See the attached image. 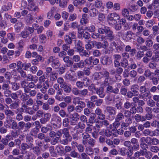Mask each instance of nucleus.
Listing matches in <instances>:
<instances>
[{
	"instance_id": "nucleus-63",
	"label": "nucleus",
	"mask_w": 159,
	"mask_h": 159,
	"mask_svg": "<svg viewBox=\"0 0 159 159\" xmlns=\"http://www.w3.org/2000/svg\"><path fill=\"white\" fill-rule=\"evenodd\" d=\"M150 80H152V83L154 85H157L158 83L159 80L157 77H150Z\"/></svg>"
},
{
	"instance_id": "nucleus-59",
	"label": "nucleus",
	"mask_w": 159,
	"mask_h": 159,
	"mask_svg": "<svg viewBox=\"0 0 159 159\" xmlns=\"http://www.w3.org/2000/svg\"><path fill=\"white\" fill-rule=\"evenodd\" d=\"M26 93H25L21 95L20 97V99L22 101L25 102L29 98V95L27 94Z\"/></svg>"
},
{
	"instance_id": "nucleus-32",
	"label": "nucleus",
	"mask_w": 159,
	"mask_h": 159,
	"mask_svg": "<svg viewBox=\"0 0 159 159\" xmlns=\"http://www.w3.org/2000/svg\"><path fill=\"white\" fill-rule=\"evenodd\" d=\"M128 65V61L126 58H123L121 61V66L126 68Z\"/></svg>"
},
{
	"instance_id": "nucleus-48",
	"label": "nucleus",
	"mask_w": 159,
	"mask_h": 159,
	"mask_svg": "<svg viewBox=\"0 0 159 159\" xmlns=\"http://www.w3.org/2000/svg\"><path fill=\"white\" fill-rule=\"evenodd\" d=\"M18 50H20L21 52L23 50L24 46L25 45V42L24 41L22 40H20L18 43Z\"/></svg>"
},
{
	"instance_id": "nucleus-40",
	"label": "nucleus",
	"mask_w": 159,
	"mask_h": 159,
	"mask_svg": "<svg viewBox=\"0 0 159 159\" xmlns=\"http://www.w3.org/2000/svg\"><path fill=\"white\" fill-rule=\"evenodd\" d=\"M125 44L122 43L121 42L118 44L116 47V49L118 51H123L125 47Z\"/></svg>"
},
{
	"instance_id": "nucleus-33",
	"label": "nucleus",
	"mask_w": 159,
	"mask_h": 159,
	"mask_svg": "<svg viewBox=\"0 0 159 159\" xmlns=\"http://www.w3.org/2000/svg\"><path fill=\"white\" fill-rule=\"evenodd\" d=\"M32 149L33 153L36 155L38 156L41 154V150L39 147H34L32 148Z\"/></svg>"
},
{
	"instance_id": "nucleus-26",
	"label": "nucleus",
	"mask_w": 159,
	"mask_h": 159,
	"mask_svg": "<svg viewBox=\"0 0 159 159\" xmlns=\"http://www.w3.org/2000/svg\"><path fill=\"white\" fill-rule=\"evenodd\" d=\"M70 156L73 158H76L80 159V154L75 150L70 152Z\"/></svg>"
},
{
	"instance_id": "nucleus-5",
	"label": "nucleus",
	"mask_w": 159,
	"mask_h": 159,
	"mask_svg": "<svg viewBox=\"0 0 159 159\" xmlns=\"http://www.w3.org/2000/svg\"><path fill=\"white\" fill-rule=\"evenodd\" d=\"M70 118L71 120L70 122V125H76L80 119V115L76 112H74L70 115Z\"/></svg>"
},
{
	"instance_id": "nucleus-19",
	"label": "nucleus",
	"mask_w": 159,
	"mask_h": 159,
	"mask_svg": "<svg viewBox=\"0 0 159 159\" xmlns=\"http://www.w3.org/2000/svg\"><path fill=\"white\" fill-rule=\"evenodd\" d=\"M7 108L4 110V112L6 116H13L14 115L15 113L12 110L9 109V106L6 105Z\"/></svg>"
},
{
	"instance_id": "nucleus-47",
	"label": "nucleus",
	"mask_w": 159,
	"mask_h": 159,
	"mask_svg": "<svg viewBox=\"0 0 159 159\" xmlns=\"http://www.w3.org/2000/svg\"><path fill=\"white\" fill-rule=\"evenodd\" d=\"M102 2L101 0H97L94 3L95 7L98 9L101 8L102 6Z\"/></svg>"
},
{
	"instance_id": "nucleus-49",
	"label": "nucleus",
	"mask_w": 159,
	"mask_h": 159,
	"mask_svg": "<svg viewBox=\"0 0 159 159\" xmlns=\"http://www.w3.org/2000/svg\"><path fill=\"white\" fill-rule=\"evenodd\" d=\"M132 34L133 33L131 31H127L125 34L126 36L125 38V39L126 40H130L132 38Z\"/></svg>"
},
{
	"instance_id": "nucleus-17",
	"label": "nucleus",
	"mask_w": 159,
	"mask_h": 159,
	"mask_svg": "<svg viewBox=\"0 0 159 159\" xmlns=\"http://www.w3.org/2000/svg\"><path fill=\"white\" fill-rule=\"evenodd\" d=\"M20 84L21 87L24 89L25 93H28L29 82L24 80L21 82Z\"/></svg>"
},
{
	"instance_id": "nucleus-18",
	"label": "nucleus",
	"mask_w": 159,
	"mask_h": 159,
	"mask_svg": "<svg viewBox=\"0 0 159 159\" xmlns=\"http://www.w3.org/2000/svg\"><path fill=\"white\" fill-rule=\"evenodd\" d=\"M69 57L68 56H66L63 58L64 61L66 63V65L68 67L72 66L73 64V62L71 60H69Z\"/></svg>"
},
{
	"instance_id": "nucleus-57",
	"label": "nucleus",
	"mask_w": 159,
	"mask_h": 159,
	"mask_svg": "<svg viewBox=\"0 0 159 159\" xmlns=\"http://www.w3.org/2000/svg\"><path fill=\"white\" fill-rule=\"evenodd\" d=\"M128 151H129L128 153V157L131 156L133 153V151L134 150L133 148V146L130 145L127 147Z\"/></svg>"
},
{
	"instance_id": "nucleus-41",
	"label": "nucleus",
	"mask_w": 159,
	"mask_h": 159,
	"mask_svg": "<svg viewBox=\"0 0 159 159\" xmlns=\"http://www.w3.org/2000/svg\"><path fill=\"white\" fill-rule=\"evenodd\" d=\"M26 140L27 142L30 143V147H32L33 146V144L32 143L33 142V138L31 136H26Z\"/></svg>"
},
{
	"instance_id": "nucleus-42",
	"label": "nucleus",
	"mask_w": 159,
	"mask_h": 159,
	"mask_svg": "<svg viewBox=\"0 0 159 159\" xmlns=\"http://www.w3.org/2000/svg\"><path fill=\"white\" fill-rule=\"evenodd\" d=\"M79 54L81 57H88L89 56L90 54L88 53L86 50L83 49L82 51L80 52Z\"/></svg>"
},
{
	"instance_id": "nucleus-55",
	"label": "nucleus",
	"mask_w": 159,
	"mask_h": 159,
	"mask_svg": "<svg viewBox=\"0 0 159 159\" xmlns=\"http://www.w3.org/2000/svg\"><path fill=\"white\" fill-rule=\"evenodd\" d=\"M20 35L23 38L25 39L29 36V32L25 29L24 31L21 32Z\"/></svg>"
},
{
	"instance_id": "nucleus-6",
	"label": "nucleus",
	"mask_w": 159,
	"mask_h": 159,
	"mask_svg": "<svg viewBox=\"0 0 159 159\" xmlns=\"http://www.w3.org/2000/svg\"><path fill=\"white\" fill-rule=\"evenodd\" d=\"M86 3V0H75L73 4L80 11H81L82 7Z\"/></svg>"
},
{
	"instance_id": "nucleus-37",
	"label": "nucleus",
	"mask_w": 159,
	"mask_h": 159,
	"mask_svg": "<svg viewBox=\"0 0 159 159\" xmlns=\"http://www.w3.org/2000/svg\"><path fill=\"white\" fill-rule=\"evenodd\" d=\"M62 134H64L63 137H72L69 134V130L66 128L61 129Z\"/></svg>"
},
{
	"instance_id": "nucleus-21",
	"label": "nucleus",
	"mask_w": 159,
	"mask_h": 159,
	"mask_svg": "<svg viewBox=\"0 0 159 159\" xmlns=\"http://www.w3.org/2000/svg\"><path fill=\"white\" fill-rule=\"evenodd\" d=\"M64 139L61 140L60 143L61 144L67 145L69 142L71 141L72 137H63Z\"/></svg>"
},
{
	"instance_id": "nucleus-44",
	"label": "nucleus",
	"mask_w": 159,
	"mask_h": 159,
	"mask_svg": "<svg viewBox=\"0 0 159 159\" xmlns=\"http://www.w3.org/2000/svg\"><path fill=\"white\" fill-rule=\"evenodd\" d=\"M147 104L148 106L153 107L156 106V102L153 99H150L147 101Z\"/></svg>"
},
{
	"instance_id": "nucleus-52",
	"label": "nucleus",
	"mask_w": 159,
	"mask_h": 159,
	"mask_svg": "<svg viewBox=\"0 0 159 159\" xmlns=\"http://www.w3.org/2000/svg\"><path fill=\"white\" fill-rule=\"evenodd\" d=\"M143 150H140L139 151H137L136 152L134 153V157L135 158H139L140 157V156H143Z\"/></svg>"
},
{
	"instance_id": "nucleus-35",
	"label": "nucleus",
	"mask_w": 159,
	"mask_h": 159,
	"mask_svg": "<svg viewBox=\"0 0 159 159\" xmlns=\"http://www.w3.org/2000/svg\"><path fill=\"white\" fill-rule=\"evenodd\" d=\"M152 34L153 35L156 36L159 34V28L157 25L153 26L152 28Z\"/></svg>"
},
{
	"instance_id": "nucleus-39",
	"label": "nucleus",
	"mask_w": 159,
	"mask_h": 159,
	"mask_svg": "<svg viewBox=\"0 0 159 159\" xmlns=\"http://www.w3.org/2000/svg\"><path fill=\"white\" fill-rule=\"evenodd\" d=\"M93 57H90L84 60V63L85 64L88 65V66H93L92 65Z\"/></svg>"
},
{
	"instance_id": "nucleus-61",
	"label": "nucleus",
	"mask_w": 159,
	"mask_h": 159,
	"mask_svg": "<svg viewBox=\"0 0 159 159\" xmlns=\"http://www.w3.org/2000/svg\"><path fill=\"white\" fill-rule=\"evenodd\" d=\"M19 111H17L16 112V114H17L16 116V119L18 121H20L22 120L23 119V116L22 115V113H21L20 112V113H18Z\"/></svg>"
},
{
	"instance_id": "nucleus-14",
	"label": "nucleus",
	"mask_w": 159,
	"mask_h": 159,
	"mask_svg": "<svg viewBox=\"0 0 159 159\" xmlns=\"http://www.w3.org/2000/svg\"><path fill=\"white\" fill-rule=\"evenodd\" d=\"M82 143L84 145H86L88 143V139L90 137V135L87 133H84L82 134Z\"/></svg>"
},
{
	"instance_id": "nucleus-10",
	"label": "nucleus",
	"mask_w": 159,
	"mask_h": 159,
	"mask_svg": "<svg viewBox=\"0 0 159 159\" xmlns=\"http://www.w3.org/2000/svg\"><path fill=\"white\" fill-rule=\"evenodd\" d=\"M56 133L53 131L50 132L51 143L53 144H56L59 140V137L56 136Z\"/></svg>"
},
{
	"instance_id": "nucleus-50",
	"label": "nucleus",
	"mask_w": 159,
	"mask_h": 159,
	"mask_svg": "<svg viewBox=\"0 0 159 159\" xmlns=\"http://www.w3.org/2000/svg\"><path fill=\"white\" fill-rule=\"evenodd\" d=\"M152 131L149 129H145L143 132V134L145 136L149 135L151 137H152Z\"/></svg>"
},
{
	"instance_id": "nucleus-30",
	"label": "nucleus",
	"mask_w": 159,
	"mask_h": 159,
	"mask_svg": "<svg viewBox=\"0 0 159 159\" xmlns=\"http://www.w3.org/2000/svg\"><path fill=\"white\" fill-rule=\"evenodd\" d=\"M102 123V121L99 120H98L95 122V127L98 131L100 130L101 128L103 127Z\"/></svg>"
},
{
	"instance_id": "nucleus-3",
	"label": "nucleus",
	"mask_w": 159,
	"mask_h": 159,
	"mask_svg": "<svg viewBox=\"0 0 159 159\" xmlns=\"http://www.w3.org/2000/svg\"><path fill=\"white\" fill-rule=\"evenodd\" d=\"M109 24L115 25L117 23V20H120V16L116 13L109 14L107 17Z\"/></svg>"
},
{
	"instance_id": "nucleus-29",
	"label": "nucleus",
	"mask_w": 159,
	"mask_h": 159,
	"mask_svg": "<svg viewBox=\"0 0 159 159\" xmlns=\"http://www.w3.org/2000/svg\"><path fill=\"white\" fill-rule=\"evenodd\" d=\"M119 98L118 96L116 95L115 94H111L107 96V99L109 102L115 101L116 99H118Z\"/></svg>"
},
{
	"instance_id": "nucleus-25",
	"label": "nucleus",
	"mask_w": 159,
	"mask_h": 159,
	"mask_svg": "<svg viewBox=\"0 0 159 159\" xmlns=\"http://www.w3.org/2000/svg\"><path fill=\"white\" fill-rule=\"evenodd\" d=\"M140 146L142 150H146L148 148V147L147 143H146L145 141L143 140L142 138H141L140 140Z\"/></svg>"
},
{
	"instance_id": "nucleus-15",
	"label": "nucleus",
	"mask_w": 159,
	"mask_h": 159,
	"mask_svg": "<svg viewBox=\"0 0 159 159\" xmlns=\"http://www.w3.org/2000/svg\"><path fill=\"white\" fill-rule=\"evenodd\" d=\"M23 27L24 24L21 21H18L15 25V30L17 33H19Z\"/></svg>"
},
{
	"instance_id": "nucleus-28",
	"label": "nucleus",
	"mask_w": 159,
	"mask_h": 159,
	"mask_svg": "<svg viewBox=\"0 0 159 159\" xmlns=\"http://www.w3.org/2000/svg\"><path fill=\"white\" fill-rule=\"evenodd\" d=\"M33 18L31 14H28L26 17V22L28 24H31L33 22Z\"/></svg>"
},
{
	"instance_id": "nucleus-13",
	"label": "nucleus",
	"mask_w": 159,
	"mask_h": 159,
	"mask_svg": "<svg viewBox=\"0 0 159 159\" xmlns=\"http://www.w3.org/2000/svg\"><path fill=\"white\" fill-rule=\"evenodd\" d=\"M139 87L138 84H133L131 86V91L134 93V96H138L139 94Z\"/></svg>"
},
{
	"instance_id": "nucleus-31",
	"label": "nucleus",
	"mask_w": 159,
	"mask_h": 159,
	"mask_svg": "<svg viewBox=\"0 0 159 159\" xmlns=\"http://www.w3.org/2000/svg\"><path fill=\"white\" fill-rule=\"evenodd\" d=\"M9 118L11 119L10 122H11V129L14 130L18 129V124L15 120H12L11 117H10Z\"/></svg>"
},
{
	"instance_id": "nucleus-20",
	"label": "nucleus",
	"mask_w": 159,
	"mask_h": 159,
	"mask_svg": "<svg viewBox=\"0 0 159 159\" xmlns=\"http://www.w3.org/2000/svg\"><path fill=\"white\" fill-rule=\"evenodd\" d=\"M81 98L79 97H76L73 98V103L75 105L76 104L80 105L85 103L83 101H81Z\"/></svg>"
},
{
	"instance_id": "nucleus-60",
	"label": "nucleus",
	"mask_w": 159,
	"mask_h": 159,
	"mask_svg": "<svg viewBox=\"0 0 159 159\" xmlns=\"http://www.w3.org/2000/svg\"><path fill=\"white\" fill-rule=\"evenodd\" d=\"M143 140L145 141V142L147 143L148 145H151V137H142Z\"/></svg>"
},
{
	"instance_id": "nucleus-53",
	"label": "nucleus",
	"mask_w": 159,
	"mask_h": 159,
	"mask_svg": "<svg viewBox=\"0 0 159 159\" xmlns=\"http://www.w3.org/2000/svg\"><path fill=\"white\" fill-rule=\"evenodd\" d=\"M39 129L38 128L35 127L32 129L30 132V134L32 136L35 135L39 132Z\"/></svg>"
},
{
	"instance_id": "nucleus-43",
	"label": "nucleus",
	"mask_w": 159,
	"mask_h": 159,
	"mask_svg": "<svg viewBox=\"0 0 159 159\" xmlns=\"http://www.w3.org/2000/svg\"><path fill=\"white\" fill-rule=\"evenodd\" d=\"M153 42L152 40L148 39L145 41V45L148 48H150L153 45Z\"/></svg>"
},
{
	"instance_id": "nucleus-56",
	"label": "nucleus",
	"mask_w": 159,
	"mask_h": 159,
	"mask_svg": "<svg viewBox=\"0 0 159 159\" xmlns=\"http://www.w3.org/2000/svg\"><path fill=\"white\" fill-rule=\"evenodd\" d=\"M39 40L41 43H45L47 41L46 37V35L43 34H41L39 35Z\"/></svg>"
},
{
	"instance_id": "nucleus-24",
	"label": "nucleus",
	"mask_w": 159,
	"mask_h": 159,
	"mask_svg": "<svg viewBox=\"0 0 159 159\" xmlns=\"http://www.w3.org/2000/svg\"><path fill=\"white\" fill-rule=\"evenodd\" d=\"M86 106V104H82L79 105L75 107V110L76 113H80L83 110V108H84Z\"/></svg>"
},
{
	"instance_id": "nucleus-8",
	"label": "nucleus",
	"mask_w": 159,
	"mask_h": 159,
	"mask_svg": "<svg viewBox=\"0 0 159 159\" xmlns=\"http://www.w3.org/2000/svg\"><path fill=\"white\" fill-rule=\"evenodd\" d=\"M106 88V92L108 93H114L115 94L118 93L119 89L117 88H114V87L111 85V84L107 86Z\"/></svg>"
},
{
	"instance_id": "nucleus-54",
	"label": "nucleus",
	"mask_w": 159,
	"mask_h": 159,
	"mask_svg": "<svg viewBox=\"0 0 159 159\" xmlns=\"http://www.w3.org/2000/svg\"><path fill=\"white\" fill-rule=\"evenodd\" d=\"M151 152L157 153L159 151V147L157 146H152L150 148Z\"/></svg>"
},
{
	"instance_id": "nucleus-12",
	"label": "nucleus",
	"mask_w": 159,
	"mask_h": 159,
	"mask_svg": "<svg viewBox=\"0 0 159 159\" xmlns=\"http://www.w3.org/2000/svg\"><path fill=\"white\" fill-rule=\"evenodd\" d=\"M101 62L103 65H109L112 63V60L110 57L105 56L102 58Z\"/></svg>"
},
{
	"instance_id": "nucleus-38",
	"label": "nucleus",
	"mask_w": 159,
	"mask_h": 159,
	"mask_svg": "<svg viewBox=\"0 0 159 159\" xmlns=\"http://www.w3.org/2000/svg\"><path fill=\"white\" fill-rule=\"evenodd\" d=\"M65 78L67 80L73 82H75L77 78H75L73 76L71 75L70 74H67L65 76Z\"/></svg>"
},
{
	"instance_id": "nucleus-36",
	"label": "nucleus",
	"mask_w": 159,
	"mask_h": 159,
	"mask_svg": "<svg viewBox=\"0 0 159 159\" xmlns=\"http://www.w3.org/2000/svg\"><path fill=\"white\" fill-rule=\"evenodd\" d=\"M59 6L61 8H65L67 7V2L66 0H61L58 2Z\"/></svg>"
},
{
	"instance_id": "nucleus-1",
	"label": "nucleus",
	"mask_w": 159,
	"mask_h": 159,
	"mask_svg": "<svg viewBox=\"0 0 159 159\" xmlns=\"http://www.w3.org/2000/svg\"><path fill=\"white\" fill-rule=\"evenodd\" d=\"M98 32L100 34H106L109 40L112 41L114 39L113 32L109 27L102 26L98 29Z\"/></svg>"
},
{
	"instance_id": "nucleus-62",
	"label": "nucleus",
	"mask_w": 159,
	"mask_h": 159,
	"mask_svg": "<svg viewBox=\"0 0 159 159\" xmlns=\"http://www.w3.org/2000/svg\"><path fill=\"white\" fill-rule=\"evenodd\" d=\"M159 144V140L156 138L151 137V145Z\"/></svg>"
},
{
	"instance_id": "nucleus-51",
	"label": "nucleus",
	"mask_w": 159,
	"mask_h": 159,
	"mask_svg": "<svg viewBox=\"0 0 159 159\" xmlns=\"http://www.w3.org/2000/svg\"><path fill=\"white\" fill-rule=\"evenodd\" d=\"M124 119L123 114L121 112H119L116 115L115 120L120 121Z\"/></svg>"
},
{
	"instance_id": "nucleus-11",
	"label": "nucleus",
	"mask_w": 159,
	"mask_h": 159,
	"mask_svg": "<svg viewBox=\"0 0 159 159\" xmlns=\"http://www.w3.org/2000/svg\"><path fill=\"white\" fill-rule=\"evenodd\" d=\"M20 104V100H16L11 103L9 106L10 109L14 110L18 109Z\"/></svg>"
},
{
	"instance_id": "nucleus-2",
	"label": "nucleus",
	"mask_w": 159,
	"mask_h": 159,
	"mask_svg": "<svg viewBox=\"0 0 159 159\" xmlns=\"http://www.w3.org/2000/svg\"><path fill=\"white\" fill-rule=\"evenodd\" d=\"M99 73L102 75L104 78V81L102 82L101 84L103 87H105L110 85L111 80L110 77L109 72L106 70H104L99 72Z\"/></svg>"
},
{
	"instance_id": "nucleus-45",
	"label": "nucleus",
	"mask_w": 159,
	"mask_h": 159,
	"mask_svg": "<svg viewBox=\"0 0 159 159\" xmlns=\"http://www.w3.org/2000/svg\"><path fill=\"white\" fill-rule=\"evenodd\" d=\"M102 121V123L103 126H106V127H108V126L109 125V128L110 129H111L112 128V125H110L109 121L107 120H104Z\"/></svg>"
},
{
	"instance_id": "nucleus-58",
	"label": "nucleus",
	"mask_w": 159,
	"mask_h": 159,
	"mask_svg": "<svg viewBox=\"0 0 159 159\" xmlns=\"http://www.w3.org/2000/svg\"><path fill=\"white\" fill-rule=\"evenodd\" d=\"M128 152L127 149L124 148H122L120 150V154L121 156H125L127 155L128 156Z\"/></svg>"
},
{
	"instance_id": "nucleus-34",
	"label": "nucleus",
	"mask_w": 159,
	"mask_h": 159,
	"mask_svg": "<svg viewBox=\"0 0 159 159\" xmlns=\"http://www.w3.org/2000/svg\"><path fill=\"white\" fill-rule=\"evenodd\" d=\"M63 88L64 91L66 93H69L71 90V88L65 83L61 87Z\"/></svg>"
},
{
	"instance_id": "nucleus-22",
	"label": "nucleus",
	"mask_w": 159,
	"mask_h": 159,
	"mask_svg": "<svg viewBox=\"0 0 159 159\" xmlns=\"http://www.w3.org/2000/svg\"><path fill=\"white\" fill-rule=\"evenodd\" d=\"M20 112L21 113H26L31 115L34 113V111L32 110L31 108L29 107H28L24 109H21V111Z\"/></svg>"
},
{
	"instance_id": "nucleus-23",
	"label": "nucleus",
	"mask_w": 159,
	"mask_h": 159,
	"mask_svg": "<svg viewBox=\"0 0 159 159\" xmlns=\"http://www.w3.org/2000/svg\"><path fill=\"white\" fill-rule=\"evenodd\" d=\"M28 8L29 10L32 11H38L39 10L38 7L34 5L33 3H31L29 4Z\"/></svg>"
},
{
	"instance_id": "nucleus-9",
	"label": "nucleus",
	"mask_w": 159,
	"mask_h": 159,
	"mask_svg": "<svg viewBox=\"0 0 159 159\" xmlns=\"http://www.w3.org/2000/svg\"><path fill=\"white\" fill-rule=\"evenodd\" d=\"M106 110L109 116H112L113 115L114 116L116 114V109L114 107L107 106L106 107ZM113 118H114V116L113 117Z\"/></svg>"
},
{
	"instance_id": "nucleus-46",
	"label": "nucleus",
	"mask_w": 159,
	"mask_h": 159,
	"mask_svg": "<svg viewBox=\"0 0 159 159\" xmlns=\"http://www.w3.org/2000/svg\"><path fill=\"white\" fill-rule=\"evenodd\" d=\"M84 30L90 32H93L95 31V27L94 25H91L89 26L85 27Z\"/></svg>"
},
{
	"instance_id": "nucleus-7",
	"label": "nucleus",
	"mask_w": 159,
	"mask_h": 159,
	"mask_svg": "<svg viewBox=\"0 0 159 159\" xmlns=\"http://www.w3.org/2000/svg\"><path fill=\"white\" fill-rule=\"evenodd\" d=\"M50 62H51V65L53 68L57 69L60 66L58 59L53 56L50 57Z\"/></svg>"
},
{
	"instance_id": "nucleus-27",
	"label": "nucleus",
	"mask_w": 159,
	"mask_h": 159,
	"mask_svg": "<svg viewBox=\"0 0 159 159\" xmlns=\"http://www.w3.org/2000/svg\"><path fill=\"white\" fill-rule=\"evenodd\" d=\"M143 156H145V157L148 159H150L152 156V153L149 151H148L147 150H143Z\"/></svg>"
},
{
	"instance_id": "nucleus-16",
	"label": "nucleus",
	"mask_w": 159,
	"mask_h": 159,
	"mask_svg": "<svg viewBox=\"0 0 159 159\" xmlns=\"http://www.w3.org/2000/svg\"><path fill=\"white\" fill-rule=\"evenodd\" d=\"M96 91V93L101 98H103L105 96V94L104 92V89L103 88L100 87L99 88H97Z\"/></svg>"
},
{
	"instance_id": "nucleus-4",
	"label": "nucleus",
	"mask_w": 159,
	"mask_h": 159,
	"mask_svg": "<svg viewBox=\"0 0 159 159\" xmlns=\"http://www.w3.org/2000/svg\"><path fill=\"white\" fill-rule=\"evenodd\" d=\"M139 90L140 93L139 96V98L144 99L148 97L150 93L146 92L147 88L145 86L142 85L140 86Z\"/></svg>"
},
{
	"instance_id": "nucleus-64",
	"label": "nucleus",
	"mask_w": 159,
	"mask_h": 159,
	"mask_svg": "<svg viewBox=\"0 0 159 159\" xmlns=\"http://www.w3.org/2000/svg\"><path fill=\"white\" fill-rule=\"evenodd\" d=\"M152 99L156 102V106L159 107V95H153L152 96Z\"/></svg>"
}]
</instances>
